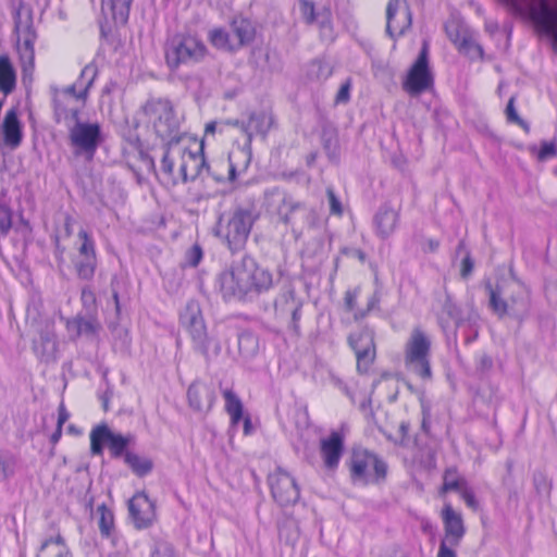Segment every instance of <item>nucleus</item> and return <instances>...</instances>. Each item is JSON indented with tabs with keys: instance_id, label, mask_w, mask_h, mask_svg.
Instances as JSON below:
<instances>
[{
	"instance_id": "1",
	"label": "nucleus",
	"mask_w": 557,
	"mask_h": 557,
	"mask_svg": "<svg viewBox=\"0 0 557 557\" xmlns=\"http://www.w3.org/2000/svg\"><path fill=\"white\" fill-rule=\"evenodd\" d=\"M165 141L158 180L165 188L196 180L206 165V141Z\"/></svg>"
},
{
	"instance_id": "2",
	"label": "nucleus",
	"mask_w": 557,
	"mask_h": 557,
	"mask_svg": "<svg viewBox=\"0 0 557 557\" xmlns=\"http://www.w3.org/2000/svg\"><path fill=\"white\" fill-rule=\"evenodd\" d=\"M219 282L225 299L247 300L269 292L273 287V274L255 259L244 257L222 272Z\"/></svg>"
},
{
	"instance_id": "3",
	"label": "nucleus",
	"mask_w": 557,
	"mask_h": 557,
	"mask_svg": "<svg viewBox=\"0 0 557 557\" xmlns=\"http://www.w3.org/2000/svg\"><path fill=\"white\" fill-rule=\"evenodd\" d=\"M260 214L253 207H236L218 221L215 235L234 253L246 247L249 235Z\"/></svg>"
},
{
	"instance_id": "4",
	"label": "nucleus",
	"mask_w": 557,
	"mask_h": 557,
	"mask_svg": "<svg viewBox=\"0 0 557 557\" xmlns=\"http://www.w3.org/2000/svg\"><path fill=\"white\" fill-rule=\"evenodd\" d=\"M345 466L350 483L356 486L380 485L388 473L387 462L375 451L363 447L352 448Z\"/></svg>"
},
{
	"instance_id": "5",
	"label": "nucleus",
	"mask_w": 557,
	"mask_h": 557,
	"mask_svg": "<svg viewBox=\"0 0 557 557\" xmlns=\"http://www.w3.org/2000/svg\"><path fill=\"white\" fill-rule=\"evenodd\" d=\"M146 117L149 136L159 139H185L180 134V121L169 98L151 97L140 109Z\"/></svg>"
},
{
	"instance_id": "6",
	"label": "nucleus",
	"mask_w": 557,
	"mask_h": 557,
	"mask_svg": "<svg viewBox=\"0 0 557 557\" xmlns=\"http://www.w3.org/2000/svg\"><path fill=\"white\" fill-rule=\"evenodd\" d=\"M430 352L429 335L421 327H414L405 345V364L424 381L432 379Z\"/></svg>"
},
{
	"instance_id": "7",
	"label": "nucleus",
	"mask_w": 557,
	"mask_h": 557,
	"mask_svg": "<svg viewBox=\"0 0 557 557\" xmlns=\"http://www.w3.org/2000/svg\"><path fill=\"white\" fill-rule=\"evenodd\" d=\"M206 53V45L196 36L175 35L166 46L165 61L170 69L175 70L181 64L202 61Z\"/></svg>"
},
{
	"instance_id": "8",
	"label": "nucleus",
	"mask_w": 557,
	"mask_h": 557,
	"mask_svg": "<svg viewBox=\"0 0 557 557\" xmlns=\"http://www.w3.org/2000/svg\"><path fill=\"white\" fill-rule=\"evenodd\" d=\"M512 8L520 10L527 8L529 14L539 29L550 37L552 46L557 51V0L552 7L549 0H504Z\"/></svg>"
},
{
	"instance_id": "9",
	"label": "nucleus",
	"mask_w": 557,
	"mask_h": 557,
	"mask_svg": "<svg viewBox=\"0 0 557 557\" xmlns=\"http://www.w3.org/2000/svg\"><path fill=\"white\" fill-rule=\"evenodd\" d=\"M347 344L355 354L357 373L368 375L377 357L374 330L363 325L348 335Z\"/></svg>"
},
{
	"instance_id": "10",
	"label": "nucleus",
	"mask_w": 557,
	"mask_h": 557,
	"mask_svg": "<svg viewBox=\"0 0 557 557\" xmlns=\"http://www.w3.org/2000/svg\"><path fill=\"white\" fill-rule=\"evenodd\" d=\"M267 481L273 500L281 507L293 506L299 500L300 487L296 478L287 470L275 468Z\"/></svg>"
},
{
	"instance_id": "11",
	"label": "nucleus",
	"mask_w": 557,
	"mask_h": 557,
	"mask_svg": "<svg viewBox=\"0 0 557 557\" xmlns=\"http://www.w3.org/2000/svg\"><path fill=\"white\" fill-rule=\"evenodd\" d=\"M77 238L79 245L72 259L73 267L78 278L91 281L98 265L96 242L92 235L84 228L79 230Z\"/></svg>"
},
{
	"instance_id": "12",
	"label": "nucleus",
	"mask_w": 557,
	"mask_h": 557,
	"mask_svg": "<svg viewBox=\"0 0 557 557\" xmlns=\"http://www.w3.org/2000/svg\"><path fill=\"white\" fill-rule=\"evenodd\" d=\"M14 32L17 37V51L20 59L24 65H34L35 60V42L37 33L33 25V16L30 12L23 14L17 10L14 16Z\"/></svg>"
},
{
	"instance_id": "13",
	"label": "nucleus",
	"mask_w": 557,
	"mask_h": 557,
	"mask_svg": "<svg viewBox=\"0 0 557 557\" xmlns=\"http://www.w3.org/2000/svg\"><path fill=\"white\" fill-rule=\"evenodd\" d=\"M433 86V77L428 64V44L424 42L416 62L410 67L403 88L411 96H418Z\"/></svg>"
},
{
	"instance_id": "14",
	"label": "nucleus",
	"mask_w": 557,
	"mask_h": 557,
	"mask_svg": "<svg viewBox=\"0 0 557 557\" xmlns=\"http://www.w3.org/2000/svg\"><path fill=\"white\" fill-rule=\"evenodd\" d=\"M412 13L406 0H388L386 5V34L396 39L411 27Z\"/></svg>"
},
{
	"instance_id": "15",
	"label": "nucleus",
	"mask_w": 557,
	"mask_h": 557,
	"mask_svg": "<svg viewBox=\"0 0 557 557\" xmlns=\"http://www.w3.org/2000/svg\"><path fill=\"white\" fill-rule=\"evenodd\" d=\"M457 492L465 504L472 510H478L479 502L474 491L469 486L467 479L460 474L456 466L448 467L443 472V483L438 490L440 495Z\"/></svg>"
},
{
	"instance_id": "16",
	"label": "nucleus",
	"mask_w": 557,
	"mask_h": 557,
	"mask_svg": "<svg viewBox=\"0 0 557 557\" xmlns=\"http://www.w3.org/2000/svg\"><path fill=\"white\" fill-rule=\"evenodd\" d=\"M132 522L137 530L150 528L157 520V506L145 492H136L127 504Z\"/></svg>"
},
{
	"instance_id": "17",
	"label": "nucleus",
	"mask_w": 557,
	"mask_h": 557,
	"mask_svg": "<svg viewBox=\"0 0 557 557\" xmlns=\"http://www.w3.org/2000/svg\"><path fill=\"white\" fill-rule=\"evenodd\" d=\"M299 10L304 21L308 25L317 24L320 30L322 40L332 41L335 38L332 11L327 7L315 9V3L312 0H298Z\"/></svg>"
},
{
	"instance_id": "18",
	"label": "nucleus",
	"mask_w": 557,
	"mask_h": 557,
	"mask_svg": "<svg viewBox=\"0 0 557 557\" xmlns=\"http://www.w3.org/2000/svg\"><path fill=\"white\" fill-rule=\"evenodd\" d=\"M345 451V436L341 431H332L319 442V453L325 470L335 472Z\"/></svg>"
},
{
	"instance_id": "19",
	"label": "nucleus",
	"mask_w": 557,
	"mask_h": 557,
	"mask_svg": "<svg viewBox=\"0 0 557 557\" xmlns=\"http://www.w3.org/2000/svg\"><path fill=\"white\" fill-rule=\"evenodd\" d=\"M440 516L444 528L443 539L450 541L451 546H458L467 532L462 515L450 503H445Z\"/></svg>"
},
{
	"instance_id": "20",
	"label": "nucleus",
	"mask_w": 557,
	"mask_h": 557,
	"mask_svg": "<svg viewBox=\"0 0 557 557\" xmlns=\"http://www.w3.org/2000/svg\"><path fill=\"white\" fill-rule=\"evenodd\" d=\"M224 398V410L230 417L232 426L238 425L240 421L244 424V434L250 435L252 432V423L249 414H244V405L238 395L232 388L222 391Z\"/></svg>"
},
{
	"instance_id": "21",
	"label": "nucleus",
	"mask_w": 557,
	"mask_h": 557,
	"mask_svg": "<svg viewBox=\"0 0 557 557\" xmlns=\"http://www.w3.org/2000/svg\"><path fill=\"white\" fill-rule=\"evenodd\" d=\"M181 323L186 327L194 341H202L207 336L206 323L199 304L196 300L187 302Z\"/></svg>"
},
{
	"instance_id": "22",
	"label": "nucleus",
	"mask_w": 557,
	"mask_h": 557,
	"mask_svg": "<svg viewBox=\"0 0 557 557\" xmlns=\"http://www.w3.org/2000/svg\"><path fill=\"white\" fill-rule=\"evenodd\" d=\"M361 286H355L345 292L344 295V308L347 312L352 313V319L359 322L368 317V314L377 306L379 298L376 295H371L367 300L364 308L358 307V298L361 294Z\"/></svg>"
},
{
	"instance_id": "23",
	"label": "nucleus",
	"mask_w": 557,
	"mask_h": 557,
	"mask_svg": "<svg viewBox=\"0 0 557 557\" xmlns=\"http://www.w3.org/2000/svg\"><path fill=\"white\" fill-rule=\"evenodd\" d=\"M189 406L197 411L210 410L215 403L212 387L201 382H193L187 389Z\"/></svg>"
},
{
	"instance_id": "24",
	"label": "nucleus",
	"mask_w": 557,
	"mask_h": 557,
	"mask_svg": "<svg viewBox=\"0 0 557 557\" xmlns=\"http://www.w3.org/2000/svg\"><path fill=\"white\" fill-rule=\"evenodd\" d=\"M51 95L57 121L63 120L67 123L70 120H75L79 114V107L76 106V102L70 100L66 94L60 92L58 87H51Z\"/></svg>"
},
{
	"instance_id": "25",
	"label": "nucleus",
	"mask_w": 557,
	"mask_h": 557,
	"mask_svg": "<svg viewBox=\"0 0 557 557\" xmlns=\"http://www.w3.org/2000/svg\"><path fill=\"white\" fill-rule=\"evenodd\" d=\"M65 124L70 133V139H99L100 125L98 122L83 121L77 114L75 120H70Z\"/></svg>"
},
{
	"instance_id": "26",
	"label": "nucleus",
	"mask_w": 557,
	"mask_h": 557,
	"mask_svg": "<svg viewBox=\"0 0 557 557\" xmlns=\"http://www.w3.org/2000/svg\"><path fill=\"white\" fill-rule=\"evenodd\" d=\"M205 168L218 183L233 184L237 180L227 157H219L211 161L206 160Z\"/></svg>"
},
{
	"instance_id": "27",
	"label": "nucleus",
	"mask_w": 557,
	"mask_h": 557,
	"mask_svg": "<svg viewBox=\"0 0 557 557\" xmlns=\"http://www.w3.org/2000/svg\"><path fill=\"white\" fill-rule=\"evenodd\" d=\"M399 213L392 208H382L374 218L376 235L387 238L397 227Z\"/></svg>"
},
{
	"instance_id": "28",
	"label": "nucleus",
	"mask_w": 557,
	"mask_h": 557,
	"mask_svg": "<svg viewBox=\"0 0 557 557\" xmlns=\"http://www.w3.org/2000/svg\"><path fill=\"white\" fill-rule=\"evenodd\" d=\"M250 143L251 141H245L243 146H234L227 156L232 165V171L237 177L246 172L251 162Z\"/></svg>"
},
{
	"instance_id": "29",
	"label": "nucleus",
	"mask_w": 557,
	"mask_h": 557,
	"mask_svg": "<svg viewBox=\"0 0 557 557\" xmlns=\"http://www.w3.org/2000/svg\"><path fill=\"white\" fill-rule=\"evenodd\" d=\"M272 125V117L265 113L251 114L248 122L243 126L244 134L248 139L264 137Z\"/></svg>"
},
{
	"instance_id": "30",
	"label": "nucleus",
	"mask_w": 557,
	"mask_h": 557,
	"mask_svg": "<svg viewBox=\"0 0 557 557\" xmlns=\"http://www.w3.org/2000/svg\"><path fill=\"white\" fill-rule=\"evenodd\" d=\"M36 557H73L66 545L64 537L58 533L54 536L46 539L40 552Z\"/></svg>"
},
{
	"instance_id": "31",
	"label": "nucleus",
	"mask_w": 557,
	"mask_h": 557,
	"mask_svg": "<svg viewBox=\"0 0 557 557\" xmlns=\"http://www.w3.org/2000/svg\"><path fill=\"white\" fill-rule=\"evenodd\" d=\"M232 33L238 40V46H245L253 41L256 28L253 23L242 15L235 16L231 22Z\"/></svg>"
},
{
	"instance_id": "32",
	"label": "nucleus",
	"mask_w": 557,
	"mask_h": 557,
	"mask_svg": "<svg viewBox=\"0 0 557 557\" xmlns=\"http://www.w3.org/2000/svg\"><path fill=\"white\" fill-rule=\"evenodd\" d=\"M133 0H102L101 10L104 14L109 11L116 24L124 25L128 21Z\"/></svg>"
},
{
	"instance_id": "33",
	"label": "nucleus",
	"mask_w": 557,
	"mask_h": 557,
	"mask_svg": "<svg viewBox=\"0 0 557 557\" xmlns=\"http://www.w3.org/2000/svg\"><path fill=\"white\" fill-rule=\"evenodd\" d=\"M16 84L15 71L9 57L0 55V91L4 95L11 94Z\"/></svg>"
},
{
	"instance_id": "34",
	"label": "nucleus",
	"mask_w": 557,
	"mask_h": 557,
	"mask_svg": "<svg viewBox=\"0 0 557 557\" xmlns=\"http://www.w3.org/2000/svg\"><path fill=\"white\" fill-rule=\"evenodd\" d=\"M72 323L76 327L77 335L95 336L101 329L97 313H88V317L76 315Z\"/></svg>"
},
{
	"instance_id": "35",
	"label": "nucleus",
	"mask_w": 557,
	"mask_h": 557,
	"mask_svg": "<svg viewBox=\"0 0 557 557\" xmlns=\"http://www.w3.org/2000/svg\"><path fill=\"white\" fill-rule=\"evenodd\" d=\"M99 515L98 527L101 536L111 539L115 531V519L113 511L106 505L101 504L97 507Z\"/></svg>"
},
{
	"instance_id": "36",
	"label": "nucleus",
	"mask_w": 557,
	"mask_h": 557,
	"mask_svg": "<svg viewBox=\"0 0 557 557\" xmlns=\"http://www.w3.org/2000/svg\"><path fill=\"white\" fill-rule=\"evenodd\" d=\"M97 74V66L92 63H89L82 70L79 77L75 82L79 86L78 97L82 98V104L85 103L88 97L89 88L92 86Z\"/></svg>"
},
{
	"instance_id": "37",
	"label": "nucleus",
	"mask_w": 557,
	"mask_h": 557,
	"mask_svg": "<svg viewBox=\"0 0 557 557\" xmlns=\"http://www.w3.org/2000/svg\"><path fill=\"white\" fill-rule=\"evenodd\" d=\"M3 129V139H21V123L17 117V112L15 109H10L4 116L2 123Z\"/></svg>"
},
{
	"instance_id": "38",
	"label": "nucleus",
	"mask_w": 557,
	"mask_h": 557,
	"mask_svg": "<svg viewBox=\"0 0 557 557\" xmlns=\"http://www.w3.org/2000/svg\"><path fill=\"white\" fill-rule=\"evenodd\" d=\"M125 462L138 476H145L152 470V461L133 453L125 454Z\"/></svg>"
},
{
	"instance_id": "39",
	"label": "nucleus",
	"mask_w": 557,
	"mask_h": 557,
	"mask_svg": "<svg viewBox=\"0 0 557 557\" xmlns=\"http://www.w3.org/2000/svg\"><path fill=\"white\" fill-rule=\"evenodd\" d=\"M129 442V436H123L121 434H115L109 431L107 444L112 457L119 458L123 455L125 456Z\"/></svg>"
},
{
	"instance_id": "40",
	"label": "nucleus",
	"mask_w": 557,
	"mask_h": 557,
	"mask_svg": "<svg viewBox=\"0 0 557 557\" xmlns=\"http://www.w3.org/2000/svg\"><path fill=\"white\" fill-rule=\"evenodd\" d=\"M109 429L107 425H98L90 433V449L94 455H101L103 444L107 443Z\"/></svg>"
},
{
	"instance_id": "41",
	"label": "nucleus",
	"mask_w": 557,
	"mask_h": 557,
	"mask_svg": "<svg viewBox=\"0 0 557 557\" xmlns=\"http://www.w3.org/2000/svg\"><path fill=\"white\" fill-rule=\"evenodd\" d=\"M488 295L491 309L499 318H504L508 313V302L491 285H488Z\"/></svg>"
},
{
	"instance_id": "42",
	"label": "nucleus",
	"mask_w": 557,
	"mask_h": 557,
	"mask_svg": "<svg viewBox=\"0 0 557 557\" xmlns=\"http://www.w3.org/2000/svg\"><path fill=\"white\" fill-rule=\"evenodd\" d=\"M210 42L219 49H233L230 34L223 28H214L209 34Z\"/></svg>"
},
{
	"instance_id": "43",
	"label": "nucleus",
	"mask_w": 557,
	"mask_h": 557,
	"mask_svg": "<svg viewBox=\"0 0 557 557\" xmlns=\"http://www.w3.org/2000/svg\"><path fill=\"white\" fill-rule=\"evenodd\" d=\"M13 211L3 201H0V235L7 236L12 228Z\"/></svg>"
},
{
	"instance_id": "44",
	"label": "nucleus",
	"mask_w": 557,
	"mask_h": 557,
	"mask_svg": "<svg viewBox=\"0 0 557 557\" xmlns=\"http://www.w3.org/2000/svg\"><path fill=\"white\" fill-rule=\"evenodd\" d=\"M81 302L87 313H97V297L89 286H84L81 292Z\"/></svg>"
},
{
	"instance_id": "45",
	"label": "nucleus",
	"mask_w": 557,
	"mask_h": 557,
	"mask_svg": "<svg viewBox=\"0 0 557 557\" xmlns=\"http://www.w3.org/2000/svg\"><path fill=\"white\" fill-rule=\"evenodd\" d=\"M75 156H83L87 161L91 160L97 149L98 141H72Z\"/></svg>"
},
{
	"instance_id": "46",
	"label": "nucleus",
	"mask_w": 557,
	"mask_h": 557,
	"mask_svg": "<svg viewBox=\"0 0 557 557\" xmlns=\"http://www.w3.org/2000/svg\"><path fill=\"white\" fill-rule=\"evenodd\" d=\"M532 153L539 161H546L556 156V146L555 141H545L544 145L536 149L535 147L531 148Z\"/></svg>"
},
{
	"instance_id": "47",
	"label": "nucleus",
	"mask_w": 557,
	"mask_h": 557,
	"mask_svg": "<svg viewBox=\"0 0 557 557\" xmlns=\"http://www.w3.org/2000/svg\"><path fill=\"white\" fill-rule=\"evenodd\" d=\"M151 557H176L175 548L169 542L158 543L151 550Z\"/></svg>"
},
{
	"instance_id": "48",
	"label": "nucleus",
	"mask_w": 557,
	"mask_h": 557,
	"mask_svg": "<svg viewBox=\"0 0 557 557\" xmlns=\"http://www.w3.org/2000/svg\"><path fill=\"white\" fill-rule=\"evenodd\" d=\"M144 141H129L128 151L129 152H138L139 159L144 161L147 165L152 166L154 164L153 158L150 157L147 152L143 149Z\"/></svg>"
},
{
	"instance_id": "49",
	"label": "nucleus",
	"mask_w": 557,
	"mask_h": 557,
	"mask_svg": "<svg viewBox=\"0 0 557 557\" xmlns=\"http://www.w3.org/2000/svg\"><path fill=\"white\" fill-rule=\"evenodd\" d=\"M506 116L507 120L511 123H517L520 126H522L524 129H528V125L520 119V116L517 113L516 107H515V98L511 97L506 106Z\"/></svg>"
},
{
	"instance_id": "50",
	"label": "nucleus",
	"mask_w": 557,
	"mask_h": 557,
	"mask_svg": "<svg viewBox=\"0 0 557 557\" xmlns=\"http://www.w3.org/2000/svg\"><path fill=\"white\" fill-rule=\"evenodd\" d=\"M330 203V213L336 216L343 215V206L332 188L326 189Z\"/></svg>"
},
{
	"instance_id": "51",
	"label": "nucleus",
	"mask_w": 557,
	"mask_h": 557,
	"mask_svg": "<svg viewBox=\"0 0 557 557\" xmlns=\"http://www.w3.org/2000/svg\"><path fill=\"white\" fill-rule=\"evenodd\" d=\"M15 461L13 458L0 457V479L7 480L14 473Z\"/></svg>"
},
{
	"instance_id": "52",
	"label": "nucleus",
	"mask_w": 557,
	"mask_h": 557,
	"mask_svg": "<svg viewBox=\"0 0 557 557\" xmlns=\"http://www.w3.org/2000/svg\"><path fill=\"white\" fill-rule=\"evenodd\" d=\"M350 88L351 84L350 81H346L339 88L335 101L336 103H346L349 100L350 97Z\"/></svg>"
},
{
	"instance_id": "53",
	"label": "nucleus",
	"mask_w": 557,
	"mask_h": 557,
	"mask_svg": "<svg viewBox=\"0 0 557 557\" xmlns=\"http://www.w3.org/2000/svg\"><path fill=\"white\" fill-rule=\"evenodd\" d=\"M451 547V542L443 539L440 545L437 557H457L456 552Z\"/></svg>"
},
{
	"instance_id": "54",
	"label": "nucleus",
	"mask_w": 557,
	"mask_h": 557,
	"mask_svg": "<svg viewBox=\"0 0 557 557\" xmlns=\"http://www.w3.org/2000/svg\"><path fill=\"white\" fill-rule=\"evenodd\" d=\"M59 91L66 94V96H69L70 100H72V101H75V102L81 101L82 102V98L78 97L79 86L76 83H74L67 87H64V88H59Z\"/></svg>"
},
{
	"instance_id": "55",
	"label": "nucleus",
	"mask_w": 557,
	"mask_h": 557,
	"mask_svg": "<svg viewBox=\"0 0 557 557\" xmlns=\"http://www.w3.org/2000/svg\"><path fill=\"white\" fill-rule=\"evenodd\" d=\"M473 267H474L473 260L471 259L470 255H467L461 261V268H460L461 276L467 278L471 274Z\"/></svg>"
},
{
	"instance_id": "56",
	"label": "nucleus",
	"mask_w": 557,
	"mask_h": 557,
	"mask_svg": "<svg viewBox=\"0 0 557 557\" xmlns=\"http://www.w3.org/2000/svg\"><path fill=\"white\" fill-rule=\"evenodd\" d=\"M189 253H190V260H189L190 264L193 267H197L202 259L201 247L198 245L193 246Z\"/></svg>"
},
{
	"instance_id": "57",
	"label": "nucleus",
	"mask_w": 557,
	"mask_h": 557,
	"mask_svg": "<svg viewBox=\"0 0 557 557\" xmlns=\"http://www.w3.org/2000/svg\"><path fill=\"white\" fill-rule=\"evenodd\" d=\"M70 413L67 412L64 404H61L58 408V426L63 428L64 423L69 420Z\"/></svg>"
},
{
	"instance_id": "58",
	"label": "nucleus",
	"mask_w": 557,
	"mask_h": 557,
	"mask_svg": "<svg viewBox=\"0 0 557 557\" xmlns=\"http://www.w3.org/2000/svg\"><path fill=\"white\" fill-rule=\"evenodd\" d=\"M421 429L425 434L430 433L431 426H430V413L428 408H423V418L421 422Z\"/></svg>"
},
{
	"instance_id": "59",
	"label": "nucleus",
	"mask_w": 557,
	"mask_h": 557,
	"mask_svg": "<svg viewBox=\"0 0 557 557\" xmlns=\"http://www.w3.org/2000/svg\"><path fill=\"white\" fill-rule=\"evenodd\" d=\"M73 223H74V219L71 215H66L65 220H64V230H65L66 236L72 235Z\"/></svg>"
},
{
	"instance_id": "60",
	"label": "nucleus",
	"mask_w": 557,
	"mask_h": 557,
	"mask_svg": "<svg viewBox=\"0 0 557 557\" xmlns=\"http://www.w3.org/2000/svg\"><path fill=\"white\" fill-rule=\"evenodd\" d=\"M62 430L63 428L57 425L54 432L51 434L50 441L53 445H55L60 441L62 436Z\"/></svg>"
},
{
	"instance_id": "61",
	"label": "nucleus",
	"mask_w": 557,
	"mask_h": 557,
	"mask_svg": "<svg viewBox=\"0 0 557 557\" xmlns=\"http://www.w3.org/2000/svg\"><path fill=\"white\" fill-rule=\"evenodd\" d=\"M426 247L429 251H436L440 247V242L435 238H430L426 240Z\"/></svg>"
},
{
	"instance_id": "62",
	"label": "nucleus",
	"mask_w": 557,
	"mask_h": 557,
	"mask_svg": "<svg viewBox=\"0 0 557 557\" xmlns=\"http://www.w3.org/2000/svg\"><path fill=\"white\" fill-rule=\"evenodd\" d=\"M57 259L59 261V263L63 262L64 261V258H63V253H64V248L60 246V243H59V239L57 238Z\"/></svg>"
},
{
	"instance_id": "63",
	"label": "nucleus",
	"mask_w": 557,
	"mask_h": 557,
	"mask_svg": "<svg viewBox=\"0 0 557 557\" xmlns=\"http://www.w3.org/2000/svg\"><path fill=\"white\" fill-rule=\"evenodd\" d=\"M215 127H216V123L215 122H210L206 125V128H205V135L208 136V135H213L214 134V131H215Z\"/></svg>"
},
{
	"instance_id": "64",
	"label": "nucleus",
	"mask_w": 557,
	"mask_h": 557,
	"mask_svg": "<svg viewBox=\"0 0 557 557\" xmlns=\"http://www.w3.org/2000/svg\"><path fill=\"white\" fill-rule=\"evenodd\" d=\"M7 146L10 147V149H15L21 141H3Z\"/></svg>"
}]
</instances>
